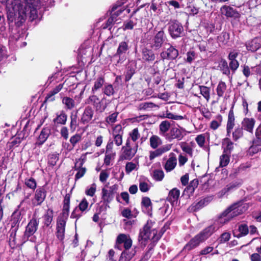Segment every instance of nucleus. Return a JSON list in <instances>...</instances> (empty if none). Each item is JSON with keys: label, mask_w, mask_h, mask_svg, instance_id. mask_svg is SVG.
<instances>
[{"label": "nucleus", "mask_w": 261, "mask_h": 261, "mask_svg": "<svg viewBox=\"0 0 261 261\" xmlns=\"http://www.w3.org/2000/svg\"><path fill=\"white\" fill-rule=\"evenodd\" d=\"M39 4V0H12L6 6L8 20L20 27L28 17L31 21L36 19Z\"/></svg>", "instance_id": "obj_1"}, {"label": "nucleus", "mask_w": 261, "mask_h": 261, "mask_svg": "<svg viewBox=\"0 0 261 261\" xmlns=\"http://www.w3.org/2000/svg\"><path fill=\"white\" fill-rule=\"evenodd\" d=\"M129 136L134 142H136L140 137V134L138 128H135L129 133Z\"/></svg>", "instance_id": "obj_64"}, {"label": "nucleus", "mask_w": 261, "mask_h": 261, "mask_svg": "<svg viewBox=\"0 0 261 261\" xmlns=\"http://www.w3.org/2000/svg\"><path fill=\"white\" fill-rule=\"evenodd\" d=\"M226 88L227 86L224 82H219L216 88L217 95L219 98L222 97L224 96V94L226 90Z\"/></svg>", "instance_id": "obj_40"}, {"label": "nucleus", "mask_w": 261, "mask_h": 261, "mask_svg": "<svg viewBox=\"0 0 261 261\" xmlns=\"http://www.w3.org/2000/svg\"><path fill=\"white\" fill-rule=\"evenodd\" d=\"M184 137V135L182 134L180 129L177 127H173L170 130L168 139L169 141L174 139H177L179 141L181 140Z\"/></svg>", "instance_id": "obj_28"}, {"label": "nucleus", "mask_w": 261, "mask_h": 261, "mask_svg": "<svg viewBox=\"0 0 261 261\" xmlns=\"http://www.w3.org/2000/svg\"><path fill=\"white\" fill-rule=\"evenodd\" d=\"M230 154L223 153L220 157L219 166L224 167L226 166L229 163Z\"/></svg>", "instance_id": "obj_43"}, {"label": "nucleus", "mask_w": 261, "mask_h": 261, "mask_svg": "<svg viewBox=\"0 0 261 261\" xmlns=\"http://www.w3.org/2000/svg\"><path fill=\"white\" fill-rule=\"evenodd\" d=\"M233 143L228 138H225L223 140L222 145H225L226 146L223 149V153H226L230 154L232 150L233 149Z\"/></svg>", "instance_id": "obj_35"}, {"label": "nucleus", "mask_w": 261, "mask_h": 261, "mask_svg": "<svg viewBox=\"0 0 261 261\" xmlns=\"http://www.w3.org/2000/svg\"><path fill=\"white\" fill-rule=\"evenodd\" d=\"M217 229L214 224L210 225L191 238L184 246L181 252L187 254L190 251L198 247L201 243L205 242L216 231Z\"/></svg>", "instance_id": "obj_3"}, {"label": "nucleus", "mask_w": 261, "mask_h": 261, "mask_svg": "<svg viewBox=\"0 0 261 261\" xmlns=\"http://www.w3.org/2000/svg\"><path fill=\"white\" fill-rule=\"evenodd\" d=\"M122 2L119 4V2L117 1L115 4V23H119V22H117L118 19L116 17L121 15V14L125 11V8L124 7H121V6L126 3L127 0H121Z\"/></svg>", "instance_id": "obj_34"}, {"label": "nucleus", "mask_w": 261, "mask_h": 261, "mask_svg": "<svg viewBox=\"0 0 261 261\" xmlns=\"http://www.w3.org/2000/svg\"><path fill=\"white\" fill-rule=\"evenodd\" d=\"M150 145L153 149H156L162 143L161 138L156 135H152L149 139Z\"/></svg>", "instance_id": "obj_41"}, {"label": "nucleus", "mask_w": 261, "mask_h": 261, "mask_svg": "<svg viewBox=\"0 0 261 261\" xmlns=\"http://www.w3.org/2000/svg\"><path fill=\"white\" fill-rule=\"evenodd\" d=\"M96 185L95 184H92L90 187H88L85 191L87 195L93 196L96 191Z\"/></svg>", "instance_id": "obj_63"}, {"label": "nucleus", "mask_w": 261, "mask_h": 261, "mask_svg": "<svg viewBox=\"0 0 261 261\" xmlns=\"http://www.w3.org/2000/svg\"><path fill=\"white\" fill-rule=\"evenodd\" d=\"M53 211L51 209H48L43 216V223L45 226L48 227L51 224L53 219Z\"/></svg>", "instance_id": "obj_36"}, {"label": "nucleus", "mask_w": 261, "mask_h": 261, "mask_svg": "<svg viewBox=\"0 0 261 261\" xmlns=\"http://www.w3.org/2000/svg\"><path fill=\"white\" fill-rule=\"evenodd\" d=\"M122 153L120 156V160H130L135 155V152L133 151V149L130 145L129 141L127 140L125 146L122 148Z\"/></svg>", "instance_id": "obj_18"}, {"label": "nucleus", "mask_w": 261, "mask_h": 261, "mask_svg": "<svg viewBox=\"0 0 261 261\" xmlns=\"http://www.w3.org/2000/svg\"><path fill=\"white\" fill-rule=\"evenodd\" d=\"M94 114V111L92 108L87 106L85 108L81 117V121L83 123H88L91 120Z\"/></svg>", "instance_id": "obj_27"}, {"label": "nucleus", "mask_w": 261, "mask_h": 261, "mask_svg": "<svg viewBox=\"0 0 261 261\" xmlns=\"http://www.w3.org/2000/svg\"><path fill=\"white\" fill-rule=\"evenodd\" d=\"M180 147L182 150L189 154L190 156L193 155V148L189 145L186 142H181L179 143Z\"/></svg>", "instance_id": "obj_45"}, {"label": "nucleus", "mask_w": 261, "mask_h": 261, "mask_svg": "<svg viewBox=\"0 0 261 261\" xmlns=\"http://www.w3.org/2000/svg\"><path fill=\"white\" fill-rule=\"evenodd\" d=\"M234 104L233 103L228 113V119L226 124L227 136H229L235 125V116L233 111Z\"/></svg>", "instance_id": "obj_17"}, {"label": "nucleus", "mask_w": 261, "mask_h": 261, "mask_svg": "<svg viewBox=\"0 0 261 261\" xmlns=\"http://www.w3.org/2000/svg\"><path fill=\"white\" fill-rule=\"evenodd\" d=\"M46 196V191L43 187H39L35 191L34 197L32 199L33 206H38L44 201Z\"/></svg>", "instance_id": "obj_12"}, {"label": "nucleus", "mask_w": 261, "mask_h": 261, "mask_svg": "<svg viewBox=\"0 0 261 261\" xmlns=\"http://www.w3.org/2000/svg\"><path fill=\"white\" fill-rule=\"evenodd\" d=\"M180 195V191L176 188H174L171 190L167 197V200L173 205L174 202H177Z\"/></svg>", "instance_id": "obj_29"}, {"label": "nucleus", "mask_w": 261, "mask_h": 261, "mask_svg": "<svg viewBox=\"0 0 261 261\" xmlns=\"http://www.w3.org/2000/svg\"><path fill=\"white\" fill-rule=\"evenodd\" d=\"M142 208H145L148 212L152 211V203L149 197L145 196L142 198L141 202Z\"/></svg>", "instance_id": "obj_39"}, {"label": "nucleus", "mask_w": 261, "mask_h": 261, "mask_svg": "<svg viewBox=\"0 0 261 261\" xmlns=\"http://www.w3.org/2000/svg\"><path fill=\"white\" fill-rule=\"evenodd\" d=\"M245 46L248 51H256L261 48V37H256L248 41L245 43Z\"/></svg>", "instance_id": "obj_14"}, {"label": "nucleus", "mask_w": 261, "mask_h": 261, "mask_svg": "<svg viewBox=\"0 0 261 261\" xmlns=\"http://www.w3.org/2000/svg\"><path fill=\"white\" fill-rule=\"evenodd\" d=\"M67 115L64 111H61L60 114H57L54 122L58 124H65L67 121Z\"/></svg>", "instance_id": "obj_44"}, {"label": "nucleus", "mask_w": 261, "mask_h": 261, "mask_svg": "<svg viewBox=\"0 0 261 261\" xmlns=\"http://www.w3.org/2000/svg\"><path fill=\"white\" fill-rule=\"evenodd\" d=\"M21 219V212L18 210L14 211L11 215V227L18 228L19 223Z\"/></svg>", "instance_id": "obj_30"}, {"label": "nucleus", "mask_w": 261, "mask_h": 261, "mask_svg": "<svg viewBox=\"0 0 261 261\" xmlns=\"http://www.w3.org/2000/svg\"><path fill=\"white\" fill-rule=\"evenodd\" d=\"M213 40L210 39L208 40V42L205 41L200 42L198 46L201 52L208 51L210 53H214L216 50V47H213Z\"/></svg>", "instance_id": "obj_23"}, {"label": "nucleus", "mask_w": 261, "mask_h": 261, "mask_svg": "<svg viewBox=\"0 0 261 261\" xmlns=\"http://www.w3.org/2000/svg\"><path fill=\"white\" fill-rule=\"evenodd\" d=\"M217 118L219 121L213 120L210 123V127L213 130L217 129L221 125L222 121V116L221 115H218L217 116Z\"/></svg>", "instance_id": "obj_50"}, {"label": "nucleus", "mask_w": 261, "mask_h": 261, "mask_svg": "<svg viewBox=\"0 0 261 261\" xmlns=\"http://www.w3.org/2000/svg\"><path fill=\"white\" fill-rule=\"evenodd\" d=\"M141 53L142 59L145 62L152 63L155 59V54L151 49L144 47L142 49Z\"/></svg>", "instance_id": "obj_20"}, {"label": "nucleus", "mask_w": 261, "mask_h": 261, "mask_svg": "<svg viewBox=\"0 0 261 261\" xmlns=\"http://www.w3.org/2000/svg\"><path fill=\"white\" fill-rule=\"evenodd\" d=\"M176 164L177 159L174 153L171 152L170 154V158L164 165V169L167 172H170L175 168Z\"/></svg>", "instance_id": "obj_26"}, {"label": "nucleus", "mask_w": 261, "mask_h": 261, "mask_svg": "<svg viewBox=\"0 0 261 261\" xmlns=\"http://www.w3.org/2000/svg\"><path fill=\"white\" fill-rule=\"evenodd\" d=\"M231 234L228 232H224L222 233L219 238L218 239V241L219 244H224L228 242L230 239Z\"/></svg>", "instance_id": "obj_51"}, {"label": "nucleus", "mask_w": 261, "mask_h": 261, "mask_svg": "<svg viewBox=\"0 0 261 261\" xmlns=\"http://www.w3.org/2000/svg\"><path fill=\"white\" fill-rule=\"evenodd\" d=\"M199 181L197 179H194L190 181L189 185L187 186V189L191 193H193L196 188L198 187Z\"/></svg>", "instance_id": "obj_54"}, {"label": "nucleus", "mask_w": 261, "mask_h": 261, "mask_svg": "<svg viewBox=\"0 0 261 261\" xmlns=\"http://www.w3.org/2000/svg\"><path fill=\"white\" fill-rule=\"evenodd\" d=\"M248 203L244 200H240L233 203L217 216L218 221L224 224L228 223L233 218L244 213L249 208Z\"/></svg>", "instance_id": "obj_2"}, {"label": "nucleus", "mask_w": 261, "mask_h": 261, "mask_svg": "<svg viewBox=\"0 0 261 261\" xmlns=\"http://www.w3.org/2000/svg\"><path fill=\"white\" fill-rule=\"evenodd\" d=\"M104 83V80L102 77H98L95 82L94 85L92 88V91L94 92L95 91L99 89L102 86Z\"/></svg>", "instance_id": "obj_61"}, {"label": "nucleus", "mask_w": 261, "mask_h": 261, "mask_svg": "<svg viewBox=\"0 0 261 261\" xmlns=\"http://www.w3.org/2000/svg\"><path fill=\"white\" fill-rule=\"evenodd\" d=\"M86 157L85 154H82L80 158L76 159L74 165V170L77 172L75 175V179L77 180L82 178L86 172V168L83 167V165L84 164Z\"/></svg>", "instance_id": "obj_10"}, {"label": "nucleus", "mask_w": 261, "mask_h": 261, "mask_svg": "<svg viewBox=\"0 0 261 261\" xmlns=\"http://www.w3.org/2000/svg\"><path fill=\"white\" fill-rule=\"evenodd\" d=\"M200 94L208 101L210 98V88L205 86H199Z\"/></svg>", "instance_id": "obj_48"}, {"label": "nucleus", "mask_w": 261, "mask_h": 261, "mask_svg": "<svg viewBox=\"0 0 261 261\" xmlns=\"http://www.w3.org/2000/svg\"><path fill=\"white\" fill-rule=\"evenodd\" d=\"M238 231L239 233L235 236L237 238L247 236L249 233L248 226L246 224L243 223L239 225Z\"/></svg>", "instance_id": "obj_38"}, {"label": "nucleus", "mask_w": 261, "mask_h": 261, "mask_svg": "<svg viewBox=\"0 0 261 261\" xmlns=\"http://www.w3.org/2000/svg\"><path fill=\"white\" fill-rule=\"evenodd\" d=\"M62 102L65 105L66 108L71 110L75 107L74 100L69 97H65L62 99Z\"/></svg>", "instance_id": "obj_47"}, {"label": "nucleus", "mask_w": 261, "mask_h": 261, "mask_svg": "<svg viewBox=\"0 0 261 261\" xmlns=\"http://www.w3.org/2000/svg\"><path fill=\"white\" fill-rule=\"evenodd\" d=\"M59 160V156L57 154H51L48 156V163L49 165L54 166H55L57 161Z\"/></svg>", "instance_id": "obj_62"}, {"label": "nucleus", "mask_w": 261, "mask_h": 261, "mask_svg": "<svg viewBox=\"0 0 261 261\" xmlns=\"http://www.w3.org/2000/svg\"><path fill=\"white\" fill-rule=\"evenodd\" d=\"M164 177V173L162 170H155L153 171V178L156 181H161Z\"/></svg>", "instance_id": "obj_53"}, {"label": "nucleus", "mask_w": 261, "mask_h": 261, "mask_svg": "<svg viewBox=\"0 0 261 261\" xmlns=\"http://www.w3.org/2000/svg\"><path fill=\"white\" fill-rule=\"evenodd\" d=\"M66 221L67 220L59 218L57 220L56 236L60 241L64 239Z\"/></svg>", "instance_id": "obj_15"}, {"label": "nucleus", "mask_w": 261, "mask_h": 261, "mask_svg": "<svg viewBox=\"0 0 261 261\" xmlns=\"http://www.w3.org/2000/svg\"><path fill=\"white\" fill-rule=\"evenodd\" d=\"M87 103H92L93 105H94L96 108H98V104L100 103L99 99L98 98L95 96V95H92L89 97L88 99H87Z\"/></svg>", "instance_id": "obj_60"}, {"label": "nucleus", "mask_w": 261, "mask_h": 261, "mask_svg": "<svg viewBox=\"0 0 261 261\" xmlns=\"http://www.w3.org/2000/svg\"><path fill=\"white\" fill-rule=\"evenodd\" d=\"M70 195L67 194L64 197L63 201V206L62 212L61 215L58 217L59 218L67 220L70 208Z\"/></svg>", "instance_id": "obj_19"}, {"label": "nucleus", "mask_w": 261, "mask_h": 261, "mask_svg": "<svg viewBox=\"0 0 261 261\" xmlns=\"http://www.w3.org/2000/svg\"><path fill=\"white\" fill-rule=\"evenodd\" d=\"M136 25V23H135L132 20L129 19L124 21L122 27L118 28L117 31H119L121 29H122L123 31L132 30Z\"/></svg>", "instance_id": "obj_46"}, {"label": "nucleus", "mask_w": 261, "mask_h": 261, "mask_svg": "<svg viewBox=\"0 0 261 261\" xmlns=\"http://www.w3.org/2000/svg\"><path fill=\"white\" fill-rule=\"evenodd\" d=\"M136 247L132 249L131 251L123 250L120 255L119 261H129L136 253Z\"/></svg>", "instance_id": "obj_32"}, {"label": "nucleus", "mask_w": 261, "mask_h": 261, "mask_svg": "<svg viewBox=\"0 0 261 261\" xmlns=\"http://www.w3.org/2000/svg\"><path fill=\"white\" fill-rule=\"evenodd\" d=\"M160 130L162 133H166L170 127V123L169 121L165 120L162 121L160 124Z\"/></svg>", "instance_id": "obj_56"}, {"label": "nucleus", "mask_w": 261, "mask_h": 261, "mask_svg": "<svg viewBox=\"0 0 261 261\" xmlns=\"http://www.w3.org/2000/svg\"><path fill=\"white\" fill-rule=\"evenodd\" d=\"M219 67L223 74L228 76H229L230 74V69L228 65L227 61L224 59L222 58L221 59Z\"/></svg>", "instance_id": "obj_37"}, {"label": "nucleus", "mask_w": 261, "mask_h": 261, "mask_svg": "<svg viewBox=\"0 0 261 261\" xmlns=\"http://www.w3.org/2000/svg\"><path fill=\"white\" fill-rule=\"evenodd\" d=\"M243 127L240 126L237 127L232 132V138L234 141H238L239 139L242 138L244 136V131Z\"/></svg>", "instance_id": "obj_42"}, {"label": "nucleus", "mask_w": 261, "mask_h": 261, "mask_svg": "<svg viewBox=\"0 0 261 261\" xmlns=\"http://www.w3.org/2000/svg\"><path fill=\"white\" fill-rule=\"evenodd\" d=\"M171 224L170 222H167L163 227L161 229L159 233H157V230H156L155 232L153 233V235L151 238V240L153 242H158L160 239L161 238L163 234L166 232V231L170 228V225Z\"/></svg>", "instance_id": "obj_33"}, {"label": "nucleus", "mask_w": 261, "mask_h": 261, "mask_svg": "<svg viewBox=\"0 0 261 261\" xmlns=\"http://www.w3.org/2000/svg\"><path fill=\"white\" fill-rule=\"evenodd\" d=\"M39 222V220L34 217L29 221L25 227V230L22 239V243L29 240L32 242H35L36 238L35 236H33V234L38 229Z\"/></svg>", "instance_id": "obj_4"}, {"label": "nucleus", "mask_w": 261, "mask_h": 261, "mask_svg": "<svg viewBox=\"0 0 261 261\" xmlns=\"http://www.w3.org/2000/svg\"><path fill=\"white\" fill-rule=\"evenodd\" d=\"M171 148V145L167 144L164 145L154 151H151L149 152V159L152 160L154 158L161 156L162 154L170 150Z\"/></svg>", "instance_id": "obj_22"}, {"label": "nucleus", "mask_w": 261, "mask_h": 261, "mask_svg": "<svg viewBox=\"0 0 261 261\" xmlns=\"http://www.w3.org/2000/svg\"><path fill=\"white\" fill-rule=\"evenodd\" d=\"M18 228L11 227L10 230V234L9 237V241L11 245H15L16 242V232Z\"/></svg>", "instance_id": "obj_52"}, {"label": "nucleus", "mask_w": 261, "mask_h": 261, "mask_svg": "<svg viewBox=\"0 0 261 261\" xmlns=\"http://www.w3.org/2000/svg\"><path fill=\"white\" fill-rule=\"evenodd\" d=\"M182 24L177 19H171L169 22L168 32L172 39H175L181 36L184 32Z\"/></svg>", "instance_id": "obj_7"}, {"label": "nucleus", "mask_w": 261, "mask_h": 261, "mask_svg": "<svg viewBox=\"0 0 261 261\" xmlns=\"http://www.w3.org/2000/svg\"><path fill=\"white\" fill-rule=\"evenodd\" d=\"M212 200L211 197H207L201 199L197 203H193L188 208L189 212H196L207 205Z\"/></svg>", "instance_id": "obj_16"}, {"label": "nucleus", "mask_w": 261, "mask_h": 261, "mask_svg": "<svg viewBox=\"0 0 261 261\" xmlns=\"http://www.w3.org/2000/svg\"><path fill=\"white\" fill-rule=\"evenodd\" d=\"M154 224V221L148 220L143 228L140 230L138 241L144 247L146 246V242L149 239L151 232H155L156 229L152 228Z\"/></svg>", "instance_id": "obj_6"}, {"label": "nucleus", "mask_w": 261, "mask_h": 261, "mask_svg": "<svg viewBox=\"0 0 261 261\" xmlns=\"http://www.w3.org/2000/svg\"><path fill=\"white\" fill-rule=\"evenodd\" d=\"M154 246V245L153 244H150L148 246L147 250L140 261H147L150 258Z\"/></svg>", "instance_id": "obj_49"}, {"label": "nucleus", "mask_w": 261, "mask_h": 261, "mask_svg": "<svg viewBox=\"0 0 261 261\" xmlns=\"http://www.w3.org/2000/svg\"><path fill=\"white\" fill-rule=\"evenodd\" d=\"M89 203L86 198H83L79 204V207L82 212L87 211L88 209Z\"/></svg>", "instance_id": "obj_59"}, {"label": "nucleus", "mask_w": 261, "mask_h": 261, "mask_svg": "<svg viewBox=\"0 0 261 261\" xmlns=\"http://www.w3.org/2000/svg\"><path fill=\"white\" fill-rule=\"evenodd\" d=\"M195 141L198 146L202 148L204 146L205 142V136L204 134H200L197 136L195 138Z\"/></svg>", "instance_id": "obj_55"}, {"label": "nucleus", "mask_w": 261, "mask_h": 261, "mask_svg": "<svg viewBox=\"0 0 261 261\" xmlns=\"http://www.w3.org/2000/svg\"><path fill=\"white\" fill-rule=\"evenodd\" d=\"M135 73V69L134 68L130 66H128L125 75V81L126 82L129 81Z\"/></svg>", "instance_id": "obj_57"}, {"label": "nucleus", "mask_w": 261, "mask_h": 261, "mask_svg": "<svg viewBox=\"0 0 261 261\" xmlns=\"http://www.w3.org/2000/svg\"><path fill=\"white\" fill-rule=\"evenodd\" d=\"M128 46L127 43L125 41L121 42L118 46L116 54H115V58L119 57V60H117V63L123 62L124 60V56L121 57L123 54H125V52L128 50Z\"/></svg>", "instance_id": "obj_21"}, {"label": "nucleus", "mask_w": 261, "mask_h": 261, "mask_svg": "<svg viewBox=\"0 0 261 261\" xmlns=\"http://www.w3.org/2000/svg\"><path fill=\"white\" fill-rule=\"evenodd\" d=\"M115 244V247L120 249L122 245L124 250H129L132 246L133 241L129 234L120 233L117 237Z\"/></svg>", "instance_id": "obj_9"}, {"label": "nucleus", "mask_w": 261, "mask_h": 261, "mask_svg": "<svg viewBox=\"0 0 261 261\" xmlns=\"http://www.w3.org/2000/svg\"><path fill=\"white\" fill-rule=\"evenodd\" d=\"M220 13L222 15L226 18H233L236 20H239L241 17L240 12L230 6L223 5L220 8Z\"/></svg>", "instance_id": "obj_11"}, {"label": "nucleus", "mask_w": 261, "mask_h": 261, "mask_svg": "<svg viewBox=\"0 0 261 261\" xmlns=\"http://www.w3.org/2000/svg\"><path fill=\"white\" fill-rule=\"evenodd\" d=\"M255 123V120L253 118H244L241 123L243 128L249 132L252 133Z\"/></svg>", "instance_id": "obj_24"}, {"label": "nucleus", "mask_w": 261, "mask_h": 261, "mask_svg": "<svg viewBox=\"0 0 261 261\" xmlns=\"http://www.w3.org/2000/svg\"><path fill=\"white\" fill-rule=\"evenodd\" d=\"M154 32V36L150 41V44L152 49L158 50L164 46V43L167 41V38L164 28L158 31L156 28H155Z\"/></svg>", "instance_id": "obj_5"}, {"label": "nucleus", "mask_w": 261, "mask_h": 261, "mask_svg": "<svg viewBox=\"0 0 261 261\" xmlns=\"http://www.w3.org/2000/svg\"><path fill=\"white\" fill-rule=\"evenodd\" d=\"M24 183L25 185L27 186V187L33 190H34L37 186L36 180H35V179L33 178L25 179Z\"/></svg>", "instance_id": "obj_58"}, {"label": "nucleus", "mask_w": 261, "mask_h": 261, "mask_svg": "<svg viewBox=\"0 0 261 261\" xmlns=\"http://www.w3.org/2000/svg\"><path fill=\"white\" fill-rule=\"evenodd\" d=\"M50 134V129L49 127L43 128L37 139L36 144L38 145H42L46 141Z\"/></svg>", "instance_id": "obj_25"}, {"label": "nucleus", "mask_w": 261, "mask_h": 261, "mask_svg": "<svg viewBox=\"0 0 261 261\" xmlns=\"http://www.w3.org/2000/svg\"><path fill=\"white\" fill-rule=\"evenodd\" d=\"M260 151H261V140L256 139L253 140V145L249 147L248 153L249 155L252 156Z\"/></svg>", "instance_id": "obj_31"}, {"label": "nucleus", "mask_w": 261, "mask_h": 261, "mask_svg": "<svg viewBox=\"0 0 261 261\" xmlns=\"http://www.w3.org/2000/svg\"><path fill=\"white\" fill-rule=\"evenodd\" d=\"M102 199L107 203L112 201L114 197V185H106L102 190Z\"/></svg>", "instance_id": "obj_13"}, {"label": "nucleus", "mask_w": 261, "mask_h": 261, "mask_svg": "<svg viewBox=\"0 0 261 261\" xmlns=\"http://www.w3.org/2000/svg\"><path fill=\"white\" fill-rule=\"evenodd\" d=\"M169 47L163 50L160 55L161 60L164 62V60L174 61L176 60L179 56L178 50L174 46L169 44Z\"/></svg>", "instance_id": "obj_8"}]
</instances>
